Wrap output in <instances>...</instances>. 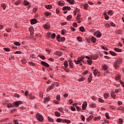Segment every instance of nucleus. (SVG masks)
Listing matches in <instances>:
<instances>
[{
	"label": "nucleus",
	"instance_id": "obj_1",
	"mask_svg": "<svg viewBox=\"0 0 124 124\" xmlns=\"http://www.w3.org/2000/svg\"><path fill=\"white\" fill-rule=\"evenodd\" d=\"M85 56H81L78 58V60H74V62L76 63V64H79L81 62H82L83 63H85Z\"/></svg>",
	"mask_w": 124,
	"mask_h": 124
},
{
	"label": "nucleus",
	"instance_id": "obj_2",
	"mask_svg": "<svg viewBox=\"0 0 124 124\" xmlns=\"http://www.w3.org/2000/svg\"><path fill=\"white\" fill-rule=\"evenodd\" d=\"M57 123H61V122H62V123H66L67 124H70L71 122L70 120H68L67 119H63L62 120V119L58 118L57 119Z\"/></svg>",
	"mask_w": 124,
	"mask_h": 124
},
{
	"label": "nucleus",
	"instance_id": "obj_3",
	"mask_svg": "<svg viewBox=\"0 0 124 124\" xmlns=\"http://www.w3.org/2000/svg\"><path fill=\"white\" fill-rule=\"evenodd\" d=\"M21 104H23V102L22 101H16L14 103V108H17V107H19V106L21 105Z\"/></svg>",
	"mask_w": 124,
	"mask_h": 124
},
{
	"label": "nucleus",
	"instance_id": "obj_4",
	"mask_svg": "<svg viewBox=\"0 0 124 124\" xmlns=\"http://www.w3.org/2000/svg\"><path fill=\"white\" fill-rule=\"evenodd\" d=\"M37 120L40 122H43V116L40 113H37L36 114Z\"/></svg>",
	"mask_w": 124,
	"mask_h": 124
},
{
	"label": "nucleus",
	"instance_id": "obj_5",
	"mask_svg": "<svg viewBox=\"0 0 124 124\" xmlns=\"http://www.w3.org/2000/svg\"><path fill=\"white\" fill-rule=\"evenodd\" d=\"M41 63L42 65H44V66H46V67H49L50 66V65H49V64H48V63L44 61H42L41 62Z\"/></svg>",
	"mask_w": 124,
	"mask_h": 124
},
{
	"label": "nucleus",
	"instance_id": "obj_6",
	"mask_svg": "<svg viewBox=\"0 0 124 124\" xmlns=\"http://www.w3.org/2000/svg\"><path fill=\"white\" fill-rule=\"evenodd\" d=\"M94 35H96V37L99 38L101 37V33L99 31H97L94 33Z\"/></svg>",
	"mask_w": 124,
	"mask_h": 124
},
{
	"label": "nucleus",
	"instance_id": "obj_7",
	"mask_svg": "<svg viewBox=\"0 0 124 124\" xmlns=\"http://www.w3.org/2000/svg\"><path fill=\"white\" fill-rule=\"evenodd\" d=\"M31 25H34V24H36L37 23V20L35 18H33L31 20Z\"/></svg>",
	"mask_w": 124,
	"mask_h": 124
},
{
	"label": "nucleus",
	"instance_id": "obj_8",
	"mask_svg": "<svg viewBox=\"0 0 124 124\" xmlns=\"http://www.w3.org/2000/svg\"><path fill=\"white\" fill-rule=\"evenodd\" d=\"M54 55H56V56H62V52L61 51H55L54 53Z\"/></svg>",
	"mask_w": 124,
	"mask_h": 124
},
{
	"label": "nucleus",
	"instance_id": "obj_9",
	"mask_svg": "<svg viewBox=\"0 0 124 124\" xmlns=\"http://www.w3.org/2000/svg\"><path fill=\"white\" fill-rule=\"evenodd\" d=\"M93 74L94 75V76H96L98 75V76H99V72H98V71H97V70L96 69H94L93 71Z\"/></svg>",
	"mask_w": 124,
	"mask_h": 124
},
{
	"label": "nucleus",
	"instance_id": "obj_10",
	"mask_svg": "<svg viewBox=\"0 0 124 124\" xmlns=\"http://www.w3.org/2000/svg\"><path fill=\"white\" fill-rule=\"evenodd\" d=\"M44 29H45V30H50V24L46 23L44 26Z\"/></svg>",
	"mask_w": 124,
	"mask_h": 124
},
{
	"label": "nucleus",
	"instance_id": "obj_11",
	"mask_svg": "<svg viewBox=\"0 0 124 124\" xmlns=\"http://www.w3.org/2000/svg\"><path fill=\"white\" fill-rule=\"evenodd\" d=\"M87 105L88 102H87V101H84L82 104V109H86Z\"/></svg>",
	"mask_w": 124,
	"mask_h": 124
},
{
	"label": "nucleus",
	"instance_id": "obj_12",
	"mask_svg": "<svg viewBox=\"0 0 124 124\" xmlns=\"http://www.w3.org/2000/svg\"><path fill=\"white\" fill-rule=\"evenodd\" d=\"M120 64L119 62L115 61V62L113 64V66L117 69L118 66H119V65Z\"/></svg>",
	"mask_w": 124,
	"mask_h": 124
},
{
	"label": "nucleus",
	"instance_id": "obj_13",
	"mask_svg": "<svg viewBox=\"0 0 124 124\" xmlns=\"http://www.w3.org/2000/svg\"><path fill=\"white\" fill-rule=\"evenodd\" d=\"M58 4L61 6H63L65 4V2H64V1L61 0L58 2Z\"/></svg>",
	"mask_w": 124,
	"mask_h": 124
},
{
	"label": "nucleus",
	"instance_id": "obj_14",
	"mask_svg": "<svg viewBox=\"0 0 124 124\" xmlns=\"http://www.w3.org/2000/svg\"><path fill=\"white\" fill-rule=\"evenodd\" d=\"M49 100H50V97L48 96V97L44 98V102L46 103V102H49Z\"/></svg>",
	"mask_w": 124,
	"mask_h": 124
},
{
	"label": "nucleus",
	"instance_id": "obj_15",
	"mask_svg": "<svg viewBox=\"0 0 124 124\" xmlns=\"http://www.w3.org/2000/svg\"><path fill=\"white\" fill-rule=\"evenodd\" d=\"M7 107L8 108H14V104L8 103Z\"/></svg>",
	"mask_w": 124,
	"mask_h": 124
},
{
	"label": "nucleus",
	"instance_id": "obj_16",
	"mask_svg": "<svg viewBox=\"0 0 124 124\" xmlns=\"http://www.w3.org/2000/svg\"><path fill=\"white\" fill-rule=\"evenodd\" d=\"M114 51L115 52H118V53H122L123 52V50L121 48H118L117 47L114 48Z\"/></svg>",
	"mask_w": 124,
	"mask_h": 124
},
{
	"label": "nucleus",
	"instance_id": "obj_17",
	"mask_svg": "<svg viewBox=\"0 0 124 124\" xmlns=\"http://www.w3.org/2000/svg\"><path fill=\"white\" fill-rule=\"evenodd\" d=\"M29 31H30L31 34L32 35V34H33V32H34V31L32 27H31L29 28Z\"/></svg>",
	"mask_w": 124,
	"mask_h": 124
},
{
	"label": "nucleus",
	"instance_id": "obj_18",
	"mask_svg": "<svg viewBox=\"0 0 124 124\" xmlns=\"http://www.w3.org/2000/svg\"><path fill=\"white\" fill-rule=\"evenodd\" d=\"M59 111H60V112H62V113H64V112H65L66 113H67V112H68V109H59Z\"/></svg>",
	"mask_w": 124,
	"mask_h": 124
},
{
	"label": "nucleus",
	"instance_id": "obj_19",
	"mask_svg": "<svg viewBox=\"0 0 124 124\" xmlns=\"http://www.w3.org/2000/svg\"><path fill=\"white\" fill-rule=\"evenodd\" d=\"M66 9H67L68 10H70V9H71V8H70V7L69 6H64L62 8V10L63 11H64V10H66Z\"/></svg>",
	"mask_w": 124,
	"mask_h": 124
},
{
	"label": "nucleus",
	"instance_id": "obj_20",
	"mask_svg": "<svg viewBox=\"0 0 124 124\" xmlns=\"http://www.w3.org/2000/svg\"><path fill=\"white\" fill-rule=\"evenodd\" d=\"M93 118V115H90L89 117H88L86 119L87 122H90V121H91V120H92Z\"/></svg>",
	"mask_w": 124,
	"mask_h": 124
},
{
	"label": "nucleus",
	"instance_id": "obj_21",
	"mask_svg": "<svg viewBox=\"0 0 124 124\" xmlns=\"http://www.w3.org/2000/svg\"><path fill=\"white\" fill-rule=\"evenodd\" d=\"M109 96H110V95L108 93H105L104 94V97L105 99L108 98V97H109Z\"/></svg>",
	"mask_w": 124,
	"mask_h": 124
},
{
	"label": "nucleus",
	"instance_id": "obj_22",
	"mask_svg": "<svg viewBox=\"0 0 124 124\" xmlns=\"http://www.w3.org/2000/svg\"><path fill=\"white\" fill-rule=\"evenodd\" d=\"M121 79V75L118 74L116 77H115V80L116 81H119Z\"/></svg>",
	"mask_w": 124,
	"mask_h": 124
},
{
	"label": "nucleus",
	"instance_id": "obj_23",
	"mask_svg": "<svg viewBox=\"0 0 124 124\" xmlns=\"http://www.w3.org/2000/svg\"><path fill=\"white\" fill-rule=\"evenodd\" d=\"M90 106L92 107V108H96V104L94 103H91L90 104Z\"/></svg>",
	"mask_w": 124,
	"mask_h": 124
},
{
	"label": "nucleus",
	"instance_id": "obj_24",
	"mask_svg": "<svg viewBox=\"0 0 124 124\" xmlns=\"http://www.w3.org/2000/svg\"><path fill=\"white\" fill-rule=\"evenodd\" d=\"M70 4H74V0H66Z\"/></svg>",
	"mask_w": 124,
	"mask_h": 124
},
{
	"label": "nucleus",
	"instance_id": "obj_25",
	"mask_svg": "<svg viewBox=\"0 0 124 124\" xmlns=\"http://www.w3.org/2000/svg\"><path fill=\"white\" fill-rule=\"evenodd\" d=\"M110 95L112 97H113V98H115L116 96V94H115V92H114V91H112Z\"/></svg>",
	"mask_w": 124,
	"mask_h": 124
},
{
	"label": "nucleus",
	"instance_id": "obj_26",
	"mask_svg": "<svg viewBox=\"0 0 124 124\" xmlns=\"http://www.w3.org/2000/svg\"><path fill=\"white\" fill-rule=\"evenodd\" d=\"M87 62L89 64H92V63H93V60H92V59L91 58H89V59H88L87 60Z\"/></svg>",
	"mask_w": 124,
	"mask_h": 124
},
{
	"label": "nucleus",
	"instance_id": "obj_27",
	"mask_svg": "<svg viewBox=\"0 0 124 124\" xmlns=\"http://www.w3.org/2000/svg\"><path fill=\"white\" fill-rule=\"evenodd\" d=\"M117 62L119 63V64L122 63L123 62V59L122 58H118L117 60H116Z\"/></svg>",
	"mask_w": 124,
	"mask_h": 124
},
{
	"label": "nucleus",
	"instance_id": "obj_28",
	"mask_svg": "<svg viewBox=\"0 0 124 124\" xmlns=\"http://www.w3.org/2000/svg\"><path fill=\"white\" fill-rule=\"evenodd\" d=\"M91 41L93 43H95V42H96V39L94 37H92L91 38Z\"/></svg>",
	"mask_w": 124,
	"mask_h": 124
},
{
	"label": "nucleus",
	"instance_id": "obj_29",
	"mask_svg": "<svg viewBox=\"0 0 124 124\" xmlns=\"http://www.w3.org/2000/svg\"><path fill=\"white\" fill-rule=\"evenodd\" d=\"M45 7L46 8V9H51V8H52V5H46L45 6Z\"/></svg>",
	"mask_w": 124,
	"mask_h": 124
},
{
	"label": "nucleus",
	"instance_id": "obj_30",
	"mask_svg": "<svg viewBox=\"0 0 124 124\" xmlns=\"http://www.w3.org/2000/svg\"><path fill=\"white\" fill-rule=\"evenodd\" d=\"M69 65L70 67H71L72 68H73V63H72V61L69 60Z\"/></svg>",
	"mask_w": 124,
	"mask_h": 124
},
{
	"label": "nucleus",
	"instance_id": "obj_31",
	"mask_svg": "<svg viewBox=\"0 0 124 124\" xmlns=\"http://www.w3.org/2000/svg\"><path fill=\"white\" fill-rule=\"evenodd\" d=\"M107 65L106 64H104L102 66V69H103V70H107Z\"/></svg>",
	"mask_w": 124,
	"mask_h": 124
},
{
	"label": "nucleus",
	"instance_id": "obj_32",
	"mask_svg": "<svg viewBox=\"0 0 124 124\" xmlns=\"http://www.w3.org/2000/svg\"><path fill=\"white\" fill-rule=\"evenodd\" d=\"M83 7L84 9H88V7H89V4L88 3H85L83 5Z\"/></svg>",
	"mask_w": 124,
	"mask_h": 124
},
{
	"label": "nucleus",
	"instance_id": "obj_33",
	"mask_svg": "<svg viewBox=\"0 0 124 124\" xmlns=\"http://www.w3.org/2000/svg\"><path fill=\"white\" fill-rule=\"evenodd\" d=\"M100 119H101V117L100 116H98V117H94L93 118V120L94 121H98L99 120H100Z\"/></svg>",
	"mask_w": 124,
	"mask_h": 124
},
{
	"label": "nucleus",
	"instance_id": "obj_34",
	"mask_svg": "<svg viewBox=\"0 0 124 124\" xmlns=\"http://www.w3.org/2000/svg\"><path fill=\"white\" fill-rule=\"evenodd\" d=\"M108 15H110V16H112V15H113V11L111 10H109L108 11Z\"/></svg>",
	"mask_w": 124,
	"mask_h": 124
},
{
	"label": "nucleus",
	"instance_id": "obj_35",
	"mask_svg": "<svg viewBox=\"0 0 124 124\" xmlns=\"http://www.w3.org/2000/svg\"><path fill=\"white\" fill-rule=\"evenodd\" d=\"M101 48L103 49V50H105V51H108V48H107L106 46H101Z\"/></svg>",
	"mask_w": 124,
	"mask_h": 124
},
{
	"label": "nucleus",
	"instance_id": "obj_36",
	"mask_svg": "<svg viewBox=\"0 0 124 124\" xmlns=\"http://www.w3.org/2000/svg\"><path fill=\"white\" fill-rule=\"evenodd\" d=\"M110 55H111V56H117V54H116L115 52H114V51H110L109 52Z\"/></svg>",
	"mask_w": 124,
	"mask_h": 124
},
{
	"label": "nucleus",
	"instance_id": "obj_37",
	"mask_svg": "<svg viewBox=\"0 0 124 124\" xmlns=\"http://www.w3.org/2000/svg\"><path fill=\"white\" fill-rule=\"evenodd\" d=\"M1 7H2L3 9L4 10H5L6 8V6L5 5V4L3 3L1 5Z\"/></svg>",
	"mask_w": 124,
	"mask_h": 124
},
{
	"label": "nucleus",
	"instance_id": "obj_38",
	"mask_svg": "<svg viewBox=\"0 0 124 124\" xmlns=\"http://www.w3.org/2000/svg\"><path fill=\"white\" fill-rule=\"evenodd\" d=\"M21 4V0H18V1H17L15 3V4L16 5H19V4Z\"/></svg>",
	"mask_w": 124,
	"mask_h": 124
},
{
	"label": "nucleus",
	"instance_id": "obj_39",
	"mask_svg": "<svg viewBox=\"0 0 124 124\" xmlns=\"http://www.w3.org/2000/svg\"><path fill=\"white\" fill-rule=\"evenodd\" d=\"M55 116H56V117H60V116H61V113H60V112L58 111H56L55 112Z\"/></svg>",
	"mask_w": 124,
	"mask_h": 124
},
{
	"label": "nucleus",
	"instance_id": "obj_40",
	"mask_svg": "<svg viewBox=\"0 0 124 124\" xmlns=\"http://www.w3.org/2000/svg\"><path fill=\"white\" fill-rule=\"evenodd\" d=\"M55 86V84L52 83L50 86L49 87V90H52V89H54V87Z\"/></svg>",
	"mask_w": 124,
	"mask_h": 124
},
{
	"label": "nucleus",
	"instance_id": "obj_41",
	"mask_svg": "<svg viewBox=\"0 0 124 124\" xmlns=\"http://www.w3.org/2000/svg\"><path fill=\"white\" fill-rule=\"evenodd\" d=\"M86 79L85 78H81L78 79V82H83Z\"/></svg>",
	"mask_w": 124,
	"mask_h": 124
},
{
	"label": "nucleus",
	"instance_id": "obj_42",
	"mask_svg": "<svg viewBox=\"0 0 124 124\" xmlns=\"http://www.w3.org/2000/svg\"><path fill=\"white\" fill-rule=\"evenodd\" d=\"M56 38L59 42H61V40H60V39H61V36L60 35H57L56 36Z\"/></svg>",
	"mask_w": 124,
	"mask_h": 124
},
{
	"label": "nucleus",
	"instance_id": "obj_43",
	"mask_svg": "<svg viewBox=\"0 0 124 124\" xmlns=\"http://www.w3.org/2000/svg\"><path fill=\"white\" fill-rule=\"evenodd\" d=\"M72 18V16L71 15H69L67 16L66 19L68 21H69Z\"/></svg>",
	"mask_w": 124,
	"mask_h": 124
},
{
	"label": "nucleus",
	"instance_id": "obj_44",
	"mask_svg": "<svg viewBox=\"0 0 124 124\" xmlns=\"http://www.w3.org/2000/svg\"><path fill=\"white\" fill-rule=\"evenodd\" d=\"M80 31H82V32H83V31H85V28H84V27L81 26V27H80Z\"/></svg>",
	"mask_w": 124,
	"mask_h": 124
},
{
	"label": "nucleus",
	"instance_id": "obj_45",
	"mask_svg": "<svg viewBox=\"0 0 124 124\" xmlns=\"http://www.w3.org/2000/svg\"><path fill=\"white\" fill-rule=\"evenodd\" d=\"M46 36L48 37V38H50V37H52V34L50 32H48L46 34Z\"/></svg>",
	"mask_w": 124,
	"mask_h": 124
},
{
	"label": "nucleus",
	"instance_id": "obj_46",
	"mask_svg": "<svg viewBox=\"0 0 124 124\" xmlns=\"http://www.w3.org/2000/svg\"><path fill=\"white\" fill-rule=\"evenodd\" d=\"M64 65L66 68L68 66V63L67 62V61H65L64 62Z\"/></svg>",
	"mask_w": 124,
	"mask_h": 124
},
{
	"label": "nucleus",
	"instance_id": "obj_47",
	"mask_svg": "<svg viewBox=\"0 0 124 124\" xmlns=\"http://www.w3.org/2000/svg\"><path fill=\"white\" fill-rule=\"evenodd\" d=\"M14 44L15 45H16V46H20L21 45V44H20L19 42H16Z\"/></svg>",
	"mask_w": 124,
	"mask_h": 124
},
{
	"label": "nucleus",
	"instance_id": "obj_48",
	"mask_svg": "<svg viewBox=\"0 0 124 124\" xmlns=\"http://www.w3.org/2000/svg\"><path fill=\"white\" fill-rule=\"evenodd\" d=\"M105 116L107 119H108V120L110 119V116H109V113L108 112L106 113Z\"/></svg>",
	"mask_w": 124,
	"mask_h": 124
},
{
	"label": "nucleus",
	"instance_id": "obj_49",
	"mask_svg": "<svg viewBox=\"0 0 124 124\" xmlns=\"http://www.w3.org/2000/svg\"><path fill=\"white\" fill-rule=\"evenodd\" d=\"M48 121H49V122H50L51 123H53V122H54V119H53L52 118L48 117Z\"/></svg>",
	"mask_w": 124,
	"mask_h": 124
},
{
	"label": "nucleus",
	"instance_id": "obj_50",
	"mask_svg": "<svg viewBox=\"0 0 124 124\" xmlns=\"http://www.w3.org/2000/svg\"><path fill=\"white\" fill-rule=\"evenodd\" d=\"M98 101L99 102H101V103H104V100L99 98L98 99Z\"/></svg>",
	"mask_w": 124,
	"mask_h": 124
},
{
	"label": "nucleus",
	"instance_id": "obj_51",
	"mask_svg": "<svg viewBox=\"0 0 124 124\" xmlns=\"http://www.w3.org/2000/svg\"><path fill=\"white\" fill-rule=\"evenodd\" d=\"M77 40L78 41V42H82V38H81V37H78Z\"/></svg>",
	"mask_w": 124,
	"mask_h": 124
},
{
	"label": "nucleus",
	"instance_id": "obj_52",
	"mask_svg": "<svg viewBox=\"0 0 124 124\" xmlns=\"http://www.w3.org/2000/svg\"><path fill=\"white\" fill-rule=\"evenodd\" d=\"M76 20H77L78 23H79L82 22V18L81 17L78 18V19H76Z\"/></svg>",
	"mask_w": 124,
	"mask_h": 124
},
{
	"label": "nucleus",
	"instance_id": "obj_53",
	"mask_svg": "<svg viewBox=\"0 0 124 124\" xmlns=\"http://www.w3.org/2000/svg\"><path fill=\"white\" fill-rule=\"evenodd\" d=\"M45 15H46V16H50V15H51V13H49L48 12H46Z\"/></svg>",
	"mask_w": 124,
	"mask_h": 124
},
{
	"label": "nucleus",
	"instance_id": "obj_54",
	"mask_svg": "<svg viewBox=\"0 0 124 124\" xmlns=\"http://www.w3.org/2000/svg\"><path fill=\"white\" fill-rule=\"evenodd\" d=\"M29 1L28 0H24V4L25 5H29Z\"/></svg>",
	"mask_w": 124,
	"mask_h": 124
},
{
	"label": "nucleus",
	"instance_id": "obj_55",
	"mask_svg": "<svg viewBox=\"0 0 124 124\" xmlns=\"http://www.w3.org/2000/svg\"><path fill=\"white\" fill-rule=\"evenodd\" d=\"M57 100L60 101L61 100V96L60 95H58L56 97Z\"/></svg>",
	"mask_w": 124,
	"mask_h": 124
},
{
	"label": "nucleus",
	"instance_id": "obj_56",
	"mask_svg": "<svg viewBox=\"0 0 124 124\" xmlns=\"http://www.w3.org/2000/svg\"><path fill=\"white\" fill-rule=\"evenodd\" d=\"M4 50L6 52H10V48H4Z\"/></svg>",
	"mask_w": 124,
	"mask_h": 124
},
{
	"label": "nucleus",
	"instance_id": "obj_57",
	"mask_svg": "<svg viewBox=\"0 0 124 124\" xmlns=\"http://www.w3.org/2000/svg\"><path fill=\"white\" fill-rule=\"evenodd\" d=\"M51 37L52 39H54V38L56 37V34L55 33H52V34H51Z\"/></svg>",
	"mask_w": 124,
	"mask_h": 124
},
{
	"label": "nucleus",
	"instance_id": "obj_58",
	"mask_svg": "<svg viewBox=\"0 0 124 124\" xmlns=\"http://www.w3.org/2000/svg\"><path fill=\"white\" fill-rule=\"evenodd\" d=\"M39 58H40V59H42V60H45V56H44V55H40L39 56Z\"/></svg>",
	"mask_w": 124,
	"mask_h": 124
},
{
	"label": "nucleus",
	"instance_id": "obj_59",
	"mask_svg": "<svg viewBox=\"0 0 124 124\" xmlns=\"http://www.w3.org/2000/svg\"><path fill=\"white\" fill-rule=\"evenodd\" d=\"M37 11V8H34L33 9V13H36V12Z\"/></svg>",
	"mask_w": 124,
	"mask_h": 124
},
{
	"label": "nucleus",
	"instance_id": "obj_60",
	"mask_svg": "<svg viewBox=\"0 0 124 124\" xmlns=\"http://www.w3.org/2000/svg\"><path fill=\"white\" fill-rule=\"evenodd\" d=\"M122 32V31L121 30H118L116 31V33H118V34H121Z\"/></svg>",
	"mask_w": 124,
	"mask_h": 124
},
{
	"label": "nucleus",
	"instance_id": "obj_61",
	"mask_svg": "<svg viewBox=\"0 0 124 124\" xmlns=\"http://www.w3.org/2000/svg\"><path fill=\"white\" fill-rule=\"evenodd\" d=\"M22 63H23L24 64L25 63H26V62H27V60H25V59H22L21 61Z\"/></svg>",
	"mask_w": 124,
	"mask_h": 124
},
{
	"label": "nucleus",
	"instance_id": "obj_62",
	"mask_svg": "<svg viewBox=\"0 0 124 124\" xmlns=\"http://www.w3.org/2000/svg\"><path fill=\"white\" fill-rule=\"evenodd\" d=\"M73 26H74V28H77V23L74 22Z\"/></svg>",
	"mask_w": 124,
	"mask_h": 124
},
{
	"label": "nucleus",
	"instance_id": "obj_63",
	"mask_svg": "<svg viewBox=\"0 0 124 124\" xmlns=\"http://www.w3.org/2000/svg\"><path fill=\"white\" fill-rule=\"evenodd\" d=\"M78 18H81V14H78L77 15V16L76 19H78Z\"/></svg>",
	"mask_w": 124,
	"mask_h": 124
},
{
	"label": "nucleus",
	"instance_id": "obj_64",
	"mask_svg": "<svg viewBox=\"0 0 124 124\" xmlns=\"http://www.w3.org/2000/svg\"><path fill=\"white\" fill-rule=\"evenodd\" d=\"M106 28H109L110 27V24L109 23H106Z\"/></svg>",
	"mask_w": 124,
	"mask_h": 124
}]
</instances>
